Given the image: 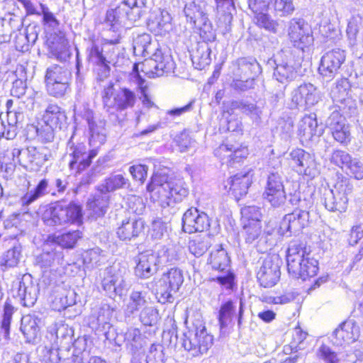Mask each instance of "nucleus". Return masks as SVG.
Segmentation results:
<instances>
[{
  "label": "nucleus",
  "instance_id": "obj_1",
  "mask_svg": "<svg viewBox=\"0 0 363 363\" xmlns=\"http://www.w3.org/2000/svg\"><path fill=\"white\" fill-rule=\"evenodd\" d=\"M147 190L151 199L163 208L174 206L189 195V188L183 179L169 178L158 172L152 176Z\"/></svg>",
  "mask_w": 363,
  "mask_h": 363
},
{
  "label": "nucleus",
  "instance_id": "obj_2",
  "mask_svg": "<svg viewBox=\"0 0 363 363\" xmlns=\"http://www.w3.org/2000/svg\"><path fill=\"white\" fill-rule=\"evenodd\" d=\"M288 272L294 279L306 280L316 275L318 261L312 257L305 243L291 241L286 255Z\"/></svg>",
  "mask_w": 363,
  "mask_h": 363
},
{
  "label": "nucleus",
  "instance_id": "obj_3",
  "mask_svg": "<svg viewBox=\"0 0 363 363\" xmlns=\"http://www.w3.org/2000/svg\"><path fill=\"white\" fill-rule=\"evenodd\" d=\"M82 206L74 202L65 204L57 202L47 209L43 216L44 223L48 226H62L65 225L82 223Z\"/></svg>",
  "mask_w": 363,
  "mask_h": 363
},
{
  "label": "nucleus",
  "instance_id": "obj_4",
  "mask_svg": "<svg viewBox=\"0 0 363 363\" xmlns=\"http://www.w3.org/2000/svg\"><path fill=\"white\" fill-rule=\"evenodd\" d=\"M147 0H123L113 9L106 12V23L113 31L117 25L125 26L127 21L135 22L145 12Z\"/></svg>",
  "mask_w": 363,
  "mask_h": 363
},
{
  "label": "nucleus",
  "instance_id": "obj_5",
  "mask_svg": "<svg viewBox=\"0 0 363 363\" xmlns=\"http://www.w3.org/2000/svg\"><path fill=\"white\" fill-rule=\"evenodd\" d=\"M184 274L179 268H171L167 272L154 282H151L150 289L155 291V295L161 303L172 302L173 294L177 293L184 282Z\"/></svg>",
  "mask_w": 363,
  "mask_h": 363
},
{
  "label": "nucleus",
  "instance_id": "obj_6",
  "mask_svg": "<svg viewBox=\"0 0 363 363\" xmlns=\"http://www.w3.org/2000/svg\"><path fill=\"white\" fill-rule=\"evenodd\" d=\"M101 97L103 104L108 111L111 109L122 111L131 108L137 101L134 91L127 87H121L116 91L114 83L111 81L104 86Z\"/></svg>",
  "mask_w": 363,
  "mask_h": 363
},
{
  "label": "nucleus",
  "instance_id": "obj_7",
  "mask_svg": "<svg viewBox=\"0 0 363 363\" xmlns=\"http://www.w3.org/2000/svg\"><path fill=\"white\" fill-rule=\"evenodd\" d=\"M352 189L347 180L337 182L333 189L323 187L320 190V202L329 211L344 212L347 208L348 196Z\"/></svg>",
  "mask_w": 363,
  "mask_h": 363
},
{
  "label": "nucleus",
  "instance_id": "obj_8",
  "mask_svg": "<svg viewBox=\"0 0 363 363\" xmlns=\"http://www.w3.org/2000/svg\"><path fill=\"white\" fill-rule=\"evenodd\" d=\"M97 153L96 149L88 150L86 145L82 143L75 144L71 138L67 143L65 160H67L69 169L77 174L90 166L91 160Z\"/></svg>",
  "mask_w": 363,
  "mask_h": 363
},
{
  "label": "nucleus",
  "instance_id": "obj_9",
  "mask_svg": "<svg viewBox=\"0 0 363 363\" xmlns=\"http://www.w3.org/2000/svg\"><path fill=\"white\" fill-rule=\"evenodd\" d=\"M142 66V70L148 77L155 78L173 73L176 65L169 50L157 48Z\"/></svg>",
  "mask_w": 363,
  "mask_h": 363
},
{
  "label": "nucleus",
  "instance_id": "obj_10",
  "mask_svg": "<svg viewBox=\"0 0 363 363\" xmlns=\"http://www.w3.org/2000/svg\"><path fill=\"white\" fill-rule=\"evenodd\" d=\"M13 159L26 169L37 171L51 157L46 147L30 146L25 149L13 148L11 152Z\"/></svg>",
  "mask_w": 363,
  "mask_h": 363
},
{
  "label": "nucleus",
  "instance_id": "obj_11",
  "mask_svg": "<svg viewBox=\"0 0 363 363\" xmlns=\"http://www.w3.org/2000/svg\"><path fill=\"white\" fill-rule=\"evenodd\" d=\"M230 257L225 249L219 246L211 252L208 263L212 269L218 271L221 274L213 278L222 286L231 288L235 278L234 274L230 270Z\"/></svg>",
  "mask_w": 363,
  "mask_h": 363
},
{
  "label": "nucleus",
  "instance_id": "obj_12",
  "mask_svg": "<svg viewBox=\"0 0 363 363\" xmlns=\"http://www.w3.org/2000/svg\"><path fill=\"white\" fill-rule=\"evenodd\" d=\"M184 337L182 345L194 357L206 353L213 345V336L204 326L188 330Z\"/></svg>",
  "mask_w": 363,
  "mask_h": 363
},
{
  "label": "nucleus",
  "instance_id": "obj_13",
  "mask_svg": "<svg viewBox=\"0 0 363 363\" xmlns=\"http://www.w3.org/2000/svg\"><path fill=\"white\" fill-rule=\"evenodd\" d=\"M288 36L293 45L304 51L313 45L314 38L311 26L303 18H294L288 25Z\"/></svg>",
  "mask_w": 363,
  "mask_h": 363
},
{
  "label": "nucleus",
  "instance_id": "obj_14",
  "mask_svg": "<svg viewBox=\"0 0 363 363\" xmlns=\"http://www.w3.org/2000/svg\"><path fill=\"white\" fill-rule=\"evenodd\" d=\"M263 198L273 208H278L284 206L286 202V194L282 176L277 170L269 172Z\"/></svg>",
  "mask_w": 363,
  "mask_h": 363
},
{
  "label": "nucleus",
  "instance_id": "obj_15",
  "mask_svg": "<svg viewBox=\"0 0 363 363\" xmlns=\"http://www.w3.org/2000/svg\"><path fill=\"white\" fill-rule=\"evenodd\" d=\"M127 270L124 267L113 265L106 268L104 271V277L101 281L103 289L110 296L113 295L121 296L125 289V274Z\"/></svg>",
  "mask_w": 363,
  "mask_h": 363
},
{
  "label": "nucleus",
  "instance_id": "obj_16",
  "mask_svg": "<svg viewBox=\"0 0 363 363\" xmlns=\"http://www.w3.org/2000/svg\"><path fill=\"white\" fill-rule=\"evenodd\" d=\"M309 211L305 209H295L283 218L279 227L282 235L290 236L301 232L309 223Z\"/></svg>",
  "mask_w": 363,
  "mask_h": 363
},
{
  "label": "nucleus",
  "instance_id": "obj_17",
  "mask_svg": "<svg viewBox=\"0 0 363 363\" xmlns=\"http://www.w3.org/2000/svg\"><path fill=\"white\" fill-rule=\"evenodd\" d=\"M320 99V92L313 84L311 83L301 84L291 92V108L313 106L318 104Z\"/></svg>",
  "mask_w": 363,
  "mask_h": 363
},
{
  "label": "nucleus",
  "instance_id": "obj_18",
  "mask_svg": "<svg viewBox=\"0 0 363 363\" xmlns=\"http://www.w3.org/2000/svg\"><path fill=\"white\" fill-rule=\"evenodd\" d=\"M359 337V327L353 320L342 323L330 337L333 345L345 347L356 342Z\"/></svg>",
  "mask_w": 363,
  "mask_h": 363
},
{
  "label": "nucleus",
  "instance_id": "obj_19",
  "mask_svg": "<svg viewBox=\"0 0 363 363\" xmlns=\"http://www.w3.org/2000/svg\"><path fill=\"white\" fill-rule=\"evenodd\" d=\"M345 60V52L337 48L327 52L320 60L318 70L321 75L333 79Z\"/></svg>",
  "mask_w": 363,
  "mask_h": 363
},
{
  "label": "nucleus",
  "instance_id": "obj_20",
  "mask_svg": "<svg viewBox=\"0 0 363 363\" xmlns=\"http://www.w3.org/2000/svg\"><path fill=\"white\" fill-rule=\"evenodd\" d=\"M280 274L278 258L267 257L263 260L257 273V277L262 286L269 288L277 284Z\"/></svg>",
  "mask_w": 363,
  "mask_h": 363
},
{
  "label": "nucleus",
  "instance_id": "obj_21",
  "mask_svg": "<svg viewBox=\"0 0 363 363\" xmlns=\"http://www.w3.org/2000/svg\"><path fill=\"white\" fill-rule=\"evenodd\" d=\"M210 226L208 215L196 208H189L182 217V229L185 233L203 232Z\"/></svg>",
  "mask_w": 363,
  "mask_h": 363
},
{
  "label": "nucleus",
  "instance_id": "obj_22",
  "mask_svg": "<svg viewBox=\"0 0 363 363\" xmlns=\"http://www.w3.org/2000/svg\"><path fill=\"white\" fill-rule=\"evenodd\" d=\"M334 139L340 143H347L350 140L349 126L346 119L337 109L334 110L326 121Z\"/></svg>",
  "mask_w": 363,
  "mask_h": 363
},
{
  "label": "nucleus",
  "instance_id": "obj_23",
  "mask_svg": "<svg viewBox=\"0 0 363 363\" xmlns=\"http://www.w3.org/2000/svg\"><path fill=\"white\" fill-rule=\"evenodd\" d=\"M161 264L157 253L145 251L138 255L135 267V274L143 279H147L155 274Z\"/></svg>",
  "mask_w": 363,
  "mask_h": 363
},
{
  "label": "nucleus",
  "instance_id": "obj_24",
  "mask_svg": "<svg viewBox=\"0 0 363 363\" xmlns=\"http://www.w3.org/2000/svg\"><path fill=\"white\" fill-rule=\"evenodd\" d=\"M288 159L296 171L300 174L311 175L315 167L313 157L304 150L296 148L289 155Z\"/></svg>",
  "mask_w": 363,
  "mask_h": 363
},
{
  "label": "nucleus",
  "instance_id": "obj_25",
  "mask_svg": "<svg viewBox=\"0 0 363 363\" xmlns=\"http://www.w3.org/2000/svg\"><path fill=\"white\" fill-rule=\"evenodd\" d=\"M38 287L34 284L30 276H23L17 283L16 297H18L23 306L31 307L37 301Z\"/></svg>",
  "mask_w": 363,
  "mask_h": 363
},
{
  "label": "nucleus",
  "instance_id": "obj_26",
  "mask_svg": "<svg viewBox=\"0 0 363 363\" xmlns=\"http://www.w3.org/2000/svg\"><path fill=\"white\" fill-rule=\"evenodd\" d=\"M82 117L86 120L89 126V143L95 147L103 145L106 139L105 122L101 120L96 121L93 111L89 108L84 110Z\"/></svg>",
  "mask_w": 363,
  "mask_h": 363
},
{
  "label": "nucleus",
  "instance_id": "obj_27",
  "mask_svg": "<svg viewBox=\"0 0 363 363\" xmlns=\"http://www.w3.org/2000/svg\"><path fill=\"white\" fill-rule=\"evenodd\" d=\"M322 128H319L315 113L306 114L298 123V134L303 140H311L313 137L323 134Z\"/></svg>",
  "mask_w": 363,
  "mask_h": 363
},
{
  "label": "nucleus",
  "instance_id": "obj_28",
  "mask_svg": "<svg viewBox=\"0 0 363 363\" xmlns=\"http://www.w3.org/2000/svg\"><path fill=\"white\" fill-rule=\"evenodd\" d=\"M252 174L251 171L240 172L230 177L225 185L229 186V189L237 200L247 193V190L252 183Z\"/></svg>",
  "mask_w": 363,
  "mask_h": 363
},
{
  "label": "nucleus",
  "instance_id": "obj_29",
  "mask_svg": "<svg viewBox=\"0 0 363 363\" xmlns=\"http://www.w3.org/2000/svg\"><path fill=\"white\" fill-rule=\"evenodd\" d=\"M40 318L35 315H27L22 318L21 331L26 339V342L35 344L40 340Z\"/></svg>",
  "mask_w": 363,
  "mask_h": 363
},
{
  "label": "nucleus",
  "instance_id": "obj_30",
  "mask_svg": "<svg viewBox=\"0 0 363 363\" xmlns=\"http://www.w3.org/2000/svg\"><path fill=\"white\" fill-rule=\"evenodd\" d=\"M234 70L235 77L255 78L262 72V68L257 61L252 57L239 58L235 62Z\"/></svg>",
  "mask_w": 363,
  "mask_h": 363
},
{
  "label": "nucleus",
  "instance_id": "obj_31",
  "mask_svg": "<svg viewBox=\"0 0 363 363\" xmlns=\"http://www.w3.org/2000/svg\"><path fill=\"white\" fill-rule=\"evenodd\" d=\"M43 120L47 126L61 130L67 123L65 112L57 104H49L43 116Z\"/></svg>",
  "mask_w": 363,
  "mask_h": 363
},
{
  "label": "nucleus",
  "instance_id": "obj_32",
  "mask_svg": "<svg viewBox=\"0 0 363 363\" xmlns=\"http://www.w3.org/2000/svg\"><path fill=\"white\" fill-rule=\"evenodd\" d=\"M143 228L144 222L141 219H128L122 222L116 233L121 240L130 241L138 237Z\"/></svg>",
  "mask_w": 363,
  "mask_h": 363
},
{
  "label": "nucleus",
  "instance_id": "obj_33",
  "mask_svg": "<svg viewBox=\"0 0 363 363\" xmlns=\"http://www.w3.org/2000/svg\"><path fill=\"white\" fill-rule=\"evenodd\" d=\"M109 203V196L101 191L87 201L86 207L89 216L94 219L102 217L107 211Z\"/></svg>",
  "mask_w": 363,
  "mask_h": 363
},
{
  "label": "nucleus",
  "instance_id": "obj_34",
  "mask_svg": "<svg viewBox=\"0 0 363 363\" xmlns=\"http://www.w3.org/2000/svg\"><path fill=\"white\" fill-rule=\"evenodd\" d=\"M46 46L51 55L60 62L66 61L69 57L67 40L57 35H51L46 41Z\"/></svg>",
  "mask_w": 363,
  "mask_h": 363
},
{
  "label": "nucleus",
  "instance_id": "obj_35",
  "mask_svg": "<svg viewBox=\"0 0 363 363\" xmlns=\"http://www.w3.org/2000/svg\"><path fill=\"white\" fill-rule=\"evenodd\" d=\"M211 48L206 42H199L195 49L192 50L191 59L193 65L197 69H203L211 62Z\"/></svg>",
  "mask_w": 363,
  "mask_h": 363
},
{
  "label": "nucleus",
  "instance_id": "obj_36",
  "mask_svg": "<svg viewBox=\"0 0 363 363\" xmlns=\"http://www.w3.org/2000/svg\"><path fill=\"white\" fill-rule=\"evenodd\" d=\"M36 264L41 268H48L64 264V255L62 249H47L46 246L43 252L37 256Z\"/></svg>",
  "mask_w": 363,
  "mask_h": 363
},
{
  "label": "nucleus",
  "instance_id": "obj_37",
  "mask_svg": "<svg viewBox=\"0 0 363 363\" xmlns=\"http://www.w3.org/2000/svg\"><path fill=\"white\" fill-rule=\"evenodd\" d=\"M6 121L1 120L0 123V138L7 140L15 138L17 135V123L19 118L22 117L21 113L9 111L6 115Z\"/></svg>",
  "mask_w": 363,
  "mask_h": 363
},
{
  "label": "nucleus",
  "instance_id": "obj_38",
  "mask_svg": "<svg viewBox=\"0 0 363 363\" xmlns=\"http://www.w3.org/2000/svg\"><path fill=\"white\" fill-rule=\"evenodd\" d=\"M129 80L131 84L135 85V89L141 94L143 105L148 108H152L154 106V103L151 101L147 93V86L145 80L139 74L138 65H133V72L129 76Z\"/></svg>",
  "mask_w": 363,
  "mask_h": 363
},
{
  "label": "nucleus",
  "instance_id": "obj_39",
  "mask_svg": "<svg viewBox=\"0 0 363 363\" xmlns=\"http://www.w3.org/2000/svg\"><path fill=\"white\" fill-rule=\"evenodd\" d=\"M220 23H223L225 30L229 31L233 20L232 11L235 10L233 0H215Z\"/></svg>",
  "mask_w": 363,
  "mask_h": 363
},
{
  "label": "nucleus",
  "instance_id": "obj_40",
  "mask_svg": "<svg viewBox=\"0 0 363 363\" xmlns=\"http://www.w3.org/2000/svg\"><path fill=\"white\" fill-rule=\"evenodd\" d=\"M206 6L205 0H194L186 4L184 13L187 21L194 24L206 16Z\"/></svg>",
  "mask_w": 363,
  "mask_h": 363
},
{
  "label": "nucleus",
  "instance_id": "obj_41",
  "mask_svg": "<svg viewBox=\"0 0 363 363\" xmlns=\"http://www.w3.org/2000/svg\"><path fill=\"white\" fill-rule=\"evenodd\" d=\"M184 248L179 245L163 246L157 252L161 264L179 261L184 258Z\"/></svg>",
  "mask_w": 363,
  "mask_h": 363
},
{
  "label": "nucleus",
  "instance_id": "obj_42",
  "mask_svg": "<svg viewBox=\"0 0 363 363\" xmlns=\"http://www.w3.org/2000/svg\"><path fill=\"white\" fill-rule=\"evenodd\" d=\"M48 181L46 179H41L37 186L31 190L28 191L21 199L20 203L26 207L37 201L38 199L48 194Z\"/></svg>",
  "mask_w": 363,
  "mask_h": 363
},
{
  "label": "nucleus",
  "instance_id": "obj_43",
  "mask_svg": "<svg viewBox=\"0 0 363 363\" xmlns=\"http://www.w3.org/2000/svg\"><path fill=\"white\" fill-rule=\"evenodd\" d=\"M82 233L80 230L68 231L60 235H52L49 236V240L57 244L63 248L72 249L82 238Z\"/></svg>",
  "mask_w": 363,
  "mask_h": 363
},
{
  "label": "nucleus",
  "instance_id": "obj_44",
  "mask_svg": "<svg viewBox=\"0 0 363 363\" xmlns=\"http://www.w3.org/2000/svg\"><path fill=\"white\" fill-rule=\"evenodd\" d=\"M72 74L65 66L53 65L48 67L45 76V82L69 83Z\"/></svg>",
  "mask_w": 363,
  "mask_h": 363
},
{
  "label": "nucleus",
  "instance_id": "obj_45",
  "mask_svg": "<svg viewBox=\"0 0 363 363\" xmlns=\"http://www.w3.org/2000/svg\"><path fill=\"white\" fill-rule=\"evenodd\" d=\"M276 67L274 71V77L282 84H287L295 79L297 76V72L292 65L288 62L276 63Z\"/></svg>",
  "mask_w": 363,
  "mask_h": 363
},
{
  "label": "nucleus",
  "instance_id": "obj_46",
  "mask_svg": "<svg viewBox=\"0 0 363 363\" xmlns=\"http://www.w3.org/2000/svg\"><path fill=\"white\" fill-rule=\"evenodd\" d=\"M171 21L172 17L168 11L162 10L160 11L154 19L150 20L148 26L157 34H162L171 29Z\"/></svg>",
  "mask_w": 363,
  "mask_h": 363
},
{
  "label": "nucleus",
  "instance_id": "obj_47",
  "mask_svg": "<svg viewBox=\"0 0 363 363\" xmlns=\"http://www.w3.org/2000/svg\"><path fill=\"white\" fill-rule=\"evenodd\" d=\"M211 238L208 235H196L190 240L189 250L196 257L202 256L211 247Z\"/></svg>",
  "mask_w": 363,
  "mask_h": 363
},
{
  "label": "nucleus",
  "instance_id": "obj_48",
  "mask_svg": "<svg viewBox=\"0 0 363 363\" xmlns=\"http://www.w3.org/2000/svg\"><path fill=\"white\" fill-rule=\"evenodd\" d=\"M21 255V245H13V247L5 252L1 257L0 266L5 267V269L16 267L19 263Z\"/></svg>",
  "mask_w": 363,
  "mask_h": 363
},
{
  "label": "nucleus",
  "instance_id": "obj_49",
  "mask_svg": "<svg viewBox=\"0 0 363 363\" xmlns=\"http://www.w3.org/2000/svg\"><path fill=\"white\" fill-rule=\"evenodd\" d=\"M130 186L129 180L122 174L111 175L101 186V191L106 193L114 191L119 189L128 188Z\"/></svg>",
  "mask_w": 363,
  "mask_h": 363
},
{
  "label": "nucleus",
  "instance_id": "obj_50",
  "mask_svg": "<svg viewBox=\"0 0 363 363\" xmlns=\"http://www.w3.org/2000/svg\"><path fill=\"white\" fill-rule=\"evenodd\" d=\"M147 304L145 292L133 291L126 306V311L130 314H133L140 309L143 310L145 307H147Z\"/></svg>",
  "mask_w": 363,
  "mask_h": 363
},
{
  "label": "nucleus",
  "instance_id": "obj_51",
  "mask_svg": "<svg viewBox=\"0 0 363 363\" xmlns=\"http://www.w3.org/2000/svg\"><path fill=\"white\" fill-rule=\"evenodd\" d=\"M194 26L199 28L200 37L203 40L202 42L208 43L215 41L216 38V30L213 28V26L206 16L194 23Z\"/></svg>",
  "mask_w": 363,
  "mask_h": 363
},
{
  "label": "nucleus",
  "instance_id": "obj_52",
  "mask_svg": "<svg viewBox=\"0 0 363 363\" xmlns=\"http://www.w3.org/2000/svg\"><path fill=\"white\" fill-rule=\"evenodd\" d=\"M124 342L134 352L143 347L144 340L138 328H130L123 335Z\"/></svg>",
  "mask_w": 363,
  "mask_h": 363
},
{
  "label": "nucleus",
  "instance_id": "obj_53",
  "mask_svg": "<svg viewBox=\"0 0 363 363\" xmlns=\"http://www.w3.org/2000/svg\"><path fill=\"white\" fill-rule=\"evenodd\" d=\"M13 313V307L11 304L6 303L4 308V315L0 329V341L2 342L3 344L6 343L9 340L10 325Z\"/></svg>",
  "mask_w": 363,
  "mask_h": 363
},
{
  "label": "nucleus",
  "instance_id": "obj_54",
  "mask_svg": "<svg viewBox=\"0 0 363 363\" xmlns=\"http://www.w3.org/2000/svg\"><path fill=\"white\" fill-rule=\"evenodd\" d=\"M362 24V18L359 15H354L348 20L346 35L351 47L357 45V37Z\"/></svg>",
  "mask_w": 363,
  "mask_h": 363
},
{
  "label": "nucleus",
  "instance_id": "obj_55",
  "mask_svg": "<svg viewBox=\"0 0 363 363\" xmlns=\"http://www.w3.org/2000/svg\"><path fill=\"white\" fill-rule=\"evenodd\" d=\"M316 356L324 363H342L345 354L342 352L336 353L330 347L322 345L317 350Z\"/></svg>",
  "mask_w": 363,
  "mask_h": 363
},
{
  "label": "nucleus",
  "instance_id": "obj_56",
  "mask_svg": "<svg viewBox=\"0 0 363 363\" xmlns=\"http://www.w3.org/2000/svg\"><path fill=\"white\" fill-rule=\"evenodd\" d=\"M264 11L253 12L255 13V23L266 30L276 33L279 26L278 23L273 20L269 14L264 13Z\"/></svg>",
  "mask_w": 363,
  "mask_h": 363
},
{
  "label": "nucleus",
  "instance_id": "obj_57",
  "mask_svg": "<svg viewBox=\"0 0 363 363\" xmlns=\"http://www.w3.org/2000/svg\"><path fill=\"white\" fill-rule=\"evenodd\" d=\"M233 106L235 108L240 109L242 113L250 116L253 121L256 122L259 121L262 110L256 104L240 101L234 102Z\"/></svg>",
  "mask_w": 363,
  "mask_h": 363
},
{
  "label": "nucleus",
  "instance_id": "obj_58",
  "mask_svg": "<svg viewBox=\"0 0 363 363\" xmlns=\"http://www.w3.org/2000/svg\"><path fill=\"white\" fill-rule=\"evenodd\" d=\"M155 47L151 43V36L149 34L143 33L137 37L133 43L135 51L138 50L144 56L150 54Z\"/></svg>",
  "mask_w": 363,
  "mask_h": 363
},
{
  "label": "nucleus",
  "instance_id": "obj_59",
  "mask_svg": "<svg viewBox=\"0 0 363 363\" xmlns=\"http://www.w3.org/2000/svg\"><path fill=\"white\" fill-rule=\"evenodd\" d=\"M243 236L245 242L252 243L260 236L262 225L260 222L245 223L243 226Z\"/></svg>",
  "mask_w": 363,
  "mask_h": 363
},
{
  "label": "nucleus",
  "instance_id": "obj_60",
  "mask_svg": "<svg viewBox=\"0 0 363 363\" xmlns=\"http://www.w3.org/2000/svg\"><path fill=\"white\" fill-rule=\"evenodd\" d=\"M234 311L235 306L231 301L225 302L220 306L218 321L221 329L226 328L230 323Z\"/></svg>",
  "mask_w": 363,
  "mask_h": 363
},
{
  "label": "nucleus",
  "instance_id": "obj_61",
  "mask_svg": "<svg viewBox=\"0 0 363 363\" xmlns=\"http://www.w3.org/2000/svg\"><path fill=\"white\" fill-rule=\"evenodd\" d=\"M349 84L346 81H342L332 89L330 95L334 102L344 104L348 99Z\"/></svg>",
  "mask_w": 363,
  "mask_h": 363
},
{
  "label": "nucleus",
  "instance_id": "obj_62",
  "mask_svg": "<svg viewBox=\"0 0 363 363\" xmlns=\"http://www.w3.org/2000/svg\"><path fill=\"white\" fill-rule=\"evenodd\" d=\"M48 94L55 98L63 97L69 89V83L45 82Z\"/></svg>",
  "mask_w": 363,
  "mask_h": 363
},
{
  "label": "nucleus",
  "instance_id": "obj_63",
  "mask_svg": "<svg viewBox=\"0 0 363 363\" xmlns=\"http://www.w3.org/2000/svg\"><path fill=\"white\" fill-rule=\"evenodd\" d=\"M88 51L89 61L94 65H99L107 62V59L104 50V45H99L93 43Z\"/></svg>",
  "mask_w": 363,
  "mask_h": 363
},
{
  "label": "nucleus",
  "instance_id": "obj_64",
  "mask_svg": "<svg viewBox=\"0 0 363 363\" xmlns=\"http://www.w3.org/2000/svg\"><path fill=\"white\" fill-rule=\"evenodd\" d=\"M140 320L143 325L152 326L155 325L159 320L158 311L153 306H147L141 311Z\"/></svg>",
  "mask_w": 363,
  "mask_h": 363
}]
</instances>
